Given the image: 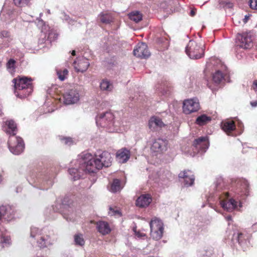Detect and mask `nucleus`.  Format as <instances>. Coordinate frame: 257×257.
Wrapping results in <instances>:
<instances>
[{"label": "nucleus", "mask_w": 257, "mask_h": 257, "mask_svg": "<svg viewBox=\"0 0 257 257\" xmlns=\"http://www.w3.org/2000/svg\"><path fill=\"white\" fill-rule=\"evenodd\" d=\"M33 80L30 77L19 76L12 80L14 93L22 99L29 96L33 91Z\"/></svg>", "instance_id": "f257e3e1"}, {"label": "nucleus", "mask_w": 257, "mask_h": 257, "mask_svg": "<svg viewBox=\"0 0 257 257\" xmlns=\"http://www.w3.org/2000/svg\"><path fill=\"white\" fill-rule=\"evenodd\" d=\"M31 236L36 240L40 248L47 247L54 243V239L50 236L49 231L37 227L31 228Z\"/></svg>", "instance_id": "f03ea898"}, {"label": "nucleus", "mask_w": 257, "mask_h": 257, "mask_svg": "<svg viewBox=\"0 0 257 257\" xmlns=\"http://www.w3.org/2000/svg\"><path fill=\"white\" fill-rule=\"evenodd\" d=\"M204 45L201 43L191 40L186 48V53L191 59H198L203 57Z\"/></svg>", "instance_id": "7ed1b4c3"}, {"label": "nucleus", "mask_w": 257, "mask_h": 257, "mask_svg": "<svg viewBox=\"0 0 257 257\" xmlns=\"http://www.w3.org/2000/svg\"><path fill=\"white\" fill-rule=\"evenodd\" d=\"M150 235L153 239L158 240L162 237L164 227L162 221L156 217L153 218L150 222Z\"/></svg>", "instance_id": "20e7f679"}, {"label": "nucleus", "mask_w": 257, "mask_h": 257, "mask_svg": "<svg viewBox=\"0 0 257 257\" xmlns=\"http://www.w3.org/2000/svg\"><path fill=\"white\" fill-rule=\"evenodd\" d=\"M10 151L14 154L19 155L24 150L25 144L23 139L17 136H10L8 140Z\"/></svg>", "instance_id": "39448f33"}, {"label": "nucleus", "mask_w": 257, "mask_h": 257, "mask_svg": "<svg viewBox=\"0 0 257 257\" xmlns=\"http://www.w3.org/2000/svg\"><path fill=\"white\" fill-rule=\"evenodd\" d=\"M101 169V164L99 160L97 159L96 157L90 159L87 161L83 160L80 164V169L88 173H95Z\"/></svg>", "instance_id": "423d86ee"}, {"label": "nucleus", "mask_w": 257, "mask_h": 257, "mask_svg": "<svg viewBox=\"0 0 257 257\" xmlns=\"http://www.w3.org/2000/svg\"><path fill=\"white\" fill-rule=\"evenodd\" d=\"M236 40L237 46L244 49H250L253 46L252 36L250 32L238 34Z\"/></svg>", "instance_id": "0eeeda50"}, {"label": "nucleus", "mask_w": 257, "mask_h": 257, "mask_svg": "<svg viewBox=\"0 0 257 257\" xmlns=\"http://www.w3.org/2000/svg\"><path fill=\"white\" fill-rule=\"evenodd\" d=\"M96 123H99L103 127H111L114 123V115L111 112L106 111L96 116Z\"/></svg>", "instance_id": "6e6552de"}, {"label": "nucleus", "mask_w": 257, "mask_h": 257, "mask_svg": "<svg viewBox=\"0 0 257 257\" xmlns=\"http://www.w3.org/2000/svg\"><path fill=\"white\" fill-rule=\"evenodd\" d=\"M199 108V103L196 99H190L184 101L183 110L186 114H190L197 111Z\"/></svg>", "instance_id": "1a4fd4ad"}, {"label": "nucleus", "mask_w": 257, "mask_h": 257, "mask_svg": "<svg viewBox=\"0 0 257 257\" xmlns=\"http://www.w3.org/2000/svg\"><path fill=\"white\" fill-rule=\"evenodd\" d=\"M63 101L66 104H70L77 102L79 99V95L76 89H72L68 90L63 95Z\"/></svg>", "instance_id": "9d476101"}, {"label": "nucleus", "mask_w": 257, "mask_h": 257, "mask_svg": "<svg viewBox=\"0 0 257 257\" xmlns=\"http://www.w3.org/2000/svg\"><path fill=\"white\" fill-rule=\"evenodd\" d=\"M134 55L141 58H147L150 56L148 46L145 43H139L134 49Z\"/></svg>", "instance_id": "9b49d317"}, {"label": "nucleus", "mask_w": 257, "mask_h": 257, "mask_svg": "<svg viewBox=\"0 0 257 257\" xmlns=\"http://www.w3.org/2000/svg\"><path fill=\"white\" fill-rule=\"evenodd\" d=\"M193 146L198 151L206 152L209 147V141L207 137H200L195 139Z\"/></svg>", "instance_id": "f8f14e48"}, {"label": "nucleus", "mask_w": 257, "mask_h": 257, "mask_svg": "<svg viewBox=\"0 0 257 257\" xmlns=\"http://www.w3.org/2000/svg\"><path fill=\"white\" fill-rule=\"evenodd\" d=\"M168 142L161 139L156 140L151 147L153 151L158 153H162L167 149Z\"/></svg>", "instance_id": "ddd939ff"}, {"label": "nucleus", "mask_w": 257, "mask_h": 257, "mask_svg": "<svg viewBox=\"0 0 257 257\" xmlns=\"http://www.w3.org/2000/svg\"><path fill=\"white\" fill-rule=\"evenodd\" d=\"M131 152L130 150L123 148L118 150L115 155L116 160L121 164L126 163L130 158Z\"/></svg>", "instance_id": "4468645a"}, {"label": "nucleus", "mask_w": 257, "mask_h": 257, "mask_svg": "<svg viewBox=\"0 0 257 257\" xmlns=\"http://www.w3.org/2000/svg\"><path fill=\"white\" fill-rule=\"evenodd\" d=\"M95 157L98 159L101 164L102 168L103 167H108L111 166L112 163V157L110 153L104 151L101 154L95 155Z\"/></svg>", "instance_id": "2eb2a0df"}, {"label": "nucleus", "mask_w": 257, "mask_h": 257, "mask_svg": "<svg viewBox=\"0 0 257 257\" xmlns=\"http://www.w3.org/2000/svg\"><path fill=\"white\" fill-rule=\"evenodd\" d=\"M73 66L75 70L78 72L85 71L89 66V63L87 59L84 58L77 59L73 63Z\"/></svg>", "instance_id": "dca6fc26"}, {"label": "nucleus", "mask_w": 257, "mask_h": 257, "mask_svg": "<svg viewBox=\"0 0 257 257\" xmlns=\"http://www.w3.org/2000/svg\"><path fill=\"white\" fill-rule=\"evenodd\" d=\"M179 178L184 179L185 184L187 185H192L194 183V177L190 170H184L179 174Z\"/></svg>", "instance_id": "f3484780"}, {"label": "nucleus", "mask_w": 257, "mask_h": 257, "mask_svg": "<svg viewBox=\"0 0 257 257\" xmlns=\"http://www.w3.org/2000/svg\"><path fill=\"white\" fill-rule=\"evenodd\" d=\"M221 127L222 130L227 135L232 133L236 128L234 121L231 119H226L222 121L221 123Z\"/></svg>", "instance_id": "a211bd4d"}, {"label": "nucleus", "mask_w": 257, "mask_h": 257, "mask_svg": "<svg viewBox=\"0 0 257 257\" xmlns=\"http://www.w3.org/2000/svg\"><path fill=\"white\" fill-rule=\"evenodd\" d=\"M152 197L149 194L141 195L136 200V205L140 207L148 206L152 201Z\"/></svg>", "instance_id": "6ab92c4d"}, {"label": "nucleus", "mask_w": 257, "mask_h": 257, "mask_svg": "<svg viewBox=\"0 0 257 257\" xmlns=\"http://www.w3.org/2000/svg\"><path fill=\"white\" fill-rule=\"evenodd\" d=\"M6 127H5V131L6 133L10 135V136H15L17 132V124L13 120H7L5 122Z\"/></svg>", "instance_id": "aec40b11"}, {"label": "nucleus", "mask_w": 257, "mask_h": 257, "mask_svg": "<svg viewBox=\"0 0 257 257\" xmlns=\"http://www.w3.org/2000/svg\"><path fill=\"white\" fill-rule=\"evenodd\" d=\"M96 227L98 231L102 235H106L111 231L110 228L107 222L100 221L97 222Z\"/></svg>", "instance_id": "412c9836"}, {"label": "nucleus", "mask_w": 257, "mask_h": 257, "mask_svg": "<svg viewBox=\"0 0 257 257\" xmlns=\"http://www.w3.org/2000/svg\"><path fill=\"white\" fill-rule=\"evenodd\" d=\"M237 193H241V195H246L248 193V184L246 181L239 180L237 181Z\"/></svg>", "instance_id": "4be33fe9"}, {"label": "nucleus", "mask_w": 257, "mask_h": 257, "mask_svg": "<svg viewBox=\"0 0 257 257\" xmlns=\"http://www.w3.org/2000/svg\"><path fill=\"white\" fill-rule=\"evenodd\" d=\"M122 188L121 186V182L119 179H114L111 183H110L109 191L113 193L120 191Z\"/></svg>", "instance_id": "5701e85b"}, {"label": "nucleus", "mask_w": 257, "mask_h": 257, "mask_svg": "<svg viewBox=\"0 0 257 257\" xmlns=\"http://www.w3.org/2000/svg\"><path fill=\"white\" fill-rule=\"evenodd\" d=\"M164 123L162 119L159 117H152L149 122V125L150 128H155L156 127H162L164 125Z\"/></svg>", "instance_id": "b1692460"}, {"label": "nucleus", "mask_w": 257, "mask_h": 257, "mask_svg": "<svg viewBox=\"0 0 257 257\" xmlns=\"http://www.w3.org/2000/svg\"><path fill=\"white\" fill-rule=\"evenodd\" d=\"M225 74L220 70L215 71L212 75V80L214 83L218 84H220L223 80L224 79Z\"/></svg>", "instance_id": "393cba45"}, {"label": "nucleus", "mask_w": 257, "mask_h": 257, "mask_svg": "<svg viewBox=\"0 0 257 257\" xmlns=\"http://www.w3.org/2000/svg\"><path fill=\"white\" fill-rule=\"evenodd\" d=\"M100 88L101 90L111 91L113 88V84L107 79H103L100 83Z\"/></svg>", "instance_id": "a878e982"}, {"label": "nucleus", "mask_w": 257, "mask_h": 257, "mask_svg": "<svg viewBox=\"0 0 257 257\" xmlns=\"http://www.w3.org/2000/svg\"><path fill=\"white\" fill-rule=\"evenodd\" d=\"M221 205L224 209L228 210L231 207L232 208H235L237 206V202L233 199H231L227 202L222 201Z\"/></svg>", "instance_id": "bb28decb"}, {"label": "nucleus", "mask_w": 257, "mask_h": 257, "mask_svg": "<svg viewBox=\"0 0 257 257\" xmlns=\"http://www.w3.org/2000/svg\"><path fill=\"white\" fill-rule=\"evenodd\" d=\"M211 120V117L205 114H202L197 118L196 123L199 125H203L210 121Z\"/></svg>", "instance_id": "cd10ccee"}, {"label": "nucleus", "mask_w": 257, "mask_h": 257, "mask_svg": "<svg viewBox=\"0 0 257 257\" xmlns=\"http://www.w3.org/2000/svg\"><path fill=\"white\" fill-rule=\"evenodd\" d=\"M100 22L104 24H109L112 21V17L110 14L101 13L99 15Z\"/></svg>", "instance_id": "c85d7f7f"}, {"label": "nucleus", "mask_w": 257, "mask_h": 257, "mask_svg": "<svg viewBox=\"0 0 257 257\" xmlns=\"http://www.w3.org/2000/svg\"><path fill=\"white\" fill-rule=\"evenodd\" d=\"M128 16L129 18L132 21H133L136 23L140 22L142 20L143 18L142 14L138 11H135L131 13Z\"/></svg>", "instance_id": "c756f323"}, {"label": "nucleus", "mask_w": 257, "mask_h": 257, "mask_svg": "<svg viewBox=\"0 0 257 257\" xmlns=\"http://www.w3.org/2000/svg\"><path fill=\"white\" fill-rule=\"evenodd\" d=\"M31 0H13L15 6L22 8L30 6Z\"/></svg>", "instance_id": "7c9ffc66"}, {"label": "nucleus", "mask_w": 257, "mask_h": 257, "mask_svg": "<svg viewBox=\"0 0 257 257\" xmlns=\"http://www.w3.org/2000/svg\"><path fill=\"white\" fill-rule=\"evenodd\" d=\"M80 170H81L80 169L78 170V169H75V168H71V169H69V170H68L69 173L71 176L72 179L73 181H75V180H77L80 179V178L81 177L80 171Z\"/></svg>", "instance_id": "2f4dec72"}, {"label": "nucleus", "mask_w": 257, "mask_h": 257, "mask_svg": "<svg viewBox=\"0 0 257 257\" xmlns=\"http://www.w3.org/2000/svg\"><path fill=\"white\" fill-rule=\"evenodd\" d=\"M74 239L76 245L83 246L85 244V241L82 234L78 233L75 234L74 236Z\"/></svg>", "instance_id": "473e14b6"}, {"label": "nucleus", "mask_w": 257, "mask_h": 257, "mask_svg": "<svg viewBox=\"0 0 257 257\" xmlns=\"http://www.w3.org/2000/svg\"><path fill=\"white\" fill-rule=\"evenodd\" d=\"M57 74L59 79L61 81H63L68 75V71L66 69H64L63 70L60 69L57 71Z\"/></svg>", "instance_id": "72a5a7b5"}, {"label": "nucleus", "mask_w": 257, "mask_h": 257, "mask_svg": "<svg viewBox=\"0 0 257 257\" xmlns=\"http://www.w3.org/2000/svg\"><path fill=\"white\" fill-rule=\"evenodd\" d=\"M108 214L110 216H121V212L119 211V210L117 209V208L116 207L114 208L110 207Z\"/></svg>", "instance_id": "f704fd0d"}, {"label": "nucleus", "mask_w": 257, "mask_h": 257, "mask_svg": "<svg viewBox=\"0 0 257 257\" xmlns=\"http://www.w3.org/2000/svg\"><path fill=\"white\" fill-rule=\"evenodd\" d=\"M62 143L67 146H71L73 144V140L70 137H62L61 139Z\"/></svg>", "instance_id": "c9c22d12"}, {"label": "nucleus", "mask_w": 257, "mask_h": 257, "mask_svg": "<svg viewBox=\"0 0 257 257\" xmlns=\"http://www.w3.org/2000/svg\"><path fill=\"white\" fill-rule=\"evenodd\" d=\"M16 62L13 59H11L7 63V67L9 69L14 70L15 69V64Z\"/></svg>", "instance_id": "e433bc0d"}, {"label": "nucleus", "mask_w": 257, "mask_h": 257, "mask_svg": "<svg viewBox=\"0 0 257 257\" xmlns=\"http://www.w3.org/2000/svg\"><path fill=\"white\" fill-rule=\"evenodd\" d=\"M225 8H232L233 7V4L230 2L222 1L220 3Z\"/></svg>", "instance_id": "4c0bfd02"}, {"label": "nucleus", "mask_w": 257, "mask_h": 257, "mask_svg": "<svg viewBox=\"0 0 257 257\" xmlns=\"http://www.w3.org/2000/svg\"><path fill=\"white\" fill-rule=\"evenodd\" d=\"M10 242V238L8 236H2L0 237V243L2 244H9Z\"/></svg>", "instance_id": "58836bf2"}, {"label": "nucleus", "mask_w": 257, "mask_h": 257, "mask_svg": "<svg viewBox=\"0 0 257 257\" xmlns=\"http://www.w3.org/2000/svg\"><path fill=\"white\" fill-rule=\"evenodd\" d=\"M249 6L251 9L257 10V0H250Z\"/></svg>", "instance_id": "ea45409f"}, {"label": "nucleus", "mask_w": 257, "mask_h": 257, "mask_svg": "<svg viewBox=\"0 0 257 257\" xmlns=\"http://www.w3.org/2000/svg\"><path fill=\"white\" fill-rule=\"evenodd\" d=\"M0 36L2 37L7 38V37H9L10 35V33L8 31H2L1 32Z\"/></svg>", "instance_id": "a19ab883"}, {"label": "nucleus", "mask_w": 257, "mask_h": 257, "mask_svg": "<svg viewBox=\"0 0 257 257\" xmlns=\"http://www.w3.org/2000/svg\"><path fill=\"white\" fill-rule=\"evenodd\" d=\"M251 88L254 91H257V80H255L253 81Z\"/></svg>", "instance_id": "79ce46f5"}, {"label": "nucleus", "mask_w": 257, "mask_h": 257, "mask_svg": "<svg viewBox=\"0 0 257 257\" xmlns=\"http://www.w3.org/2000/svg\"><path fill=\"white\" fill-rule=\"evenodd\" d=\"M165 176L167 177V179H166V180H165V184H168V182H169V177H170V176H171V174H170V173L169 172H167V173L165 174Z\"/></svg>", "instance_id": "37998d69"}, {"label": "nucleus", "mask_w": 257, "mask_h": 257, "mask_svg": "<svg viewBox=\"0 0 257 257\" xmlns=\"http://www.w3.org/2000/svg\"><path fill=\"white\" fill-rule=\"evenodd\" d=\"M197 10L196 9H192L190 11V16L193 17L195 15L196 13Z\"/></svg>", "instance_id": "c03bdc74"}, {"label": "nucleus", "mask_w": 257, "mask_h": 257, "mask_svg": "<svg viewBox=\"0 0 257 257\" xmlns=\"http://www.w3.org/2000/svg\"><path fill=\"white\" fill-rule=\"evenodd\" d=\"M250 104L252 107H254L257 106V100L253 101H251L250 102Z\"/></svg>", "instance_id": "a18cd8bd"}, {"label": "nucleus", "mask_w": 257, "mask_h": 257, "mask_svg": "<svg viewBox=\"0 0 257 257\" xmlns=\"http://www.w3.org/2000/svg\"><path fill=\"white\" fill-rule=\"evenodd\" d=\"M243 234L242 233H239L238 234V242L239 243H241V236H242Z\"/></svg>", "instance_id": "49530a36"}, {"label": "nucleus", "mask_w": 257, "mask_h": 257, "mask_svg": "<svg viewBox=\"0 0 257 257\" xmlns=\"http://www.w3.org/2000/svg\"><path fill=\"white\" fill-rule=\"evenodd\" d=\"M248 19H249V16H245L244 18L243 19V22H244V23H247Z\"/></svg>", "instance_id": "de8ad7c7"}, {"label": "nucleus", "mask_w": 257, "mask_h": 257, "mask_svg": "<svg viewBox=\"0 0 257 257\" xmlns=\"http://www.w3.org/2000/svg\"><path fill=\"white\" fill-rule=\"evenodd\" d=\"M226 219L227 221H230L232 220V217L230 215H228L226 217Z\"/></svg>", "instance_id": "09e8293b"}, {"label": "nucleus", "mask_w": 257, "mask_h": 257, "mask_svg": "<svg viewBox=\"0 0 257 257\" xmlns=\"http://www.w3.org/2000/svg\"><path fill=\"white\" fill-rule=\"evenodd\" d=\"M137 235L138 236H145V234L144 233H141V234H140L139 233H138L137 234Z\"/></svg>", "instance_id": "8fccbe9b"}, {"label": "nucleus", "mask_w": 257, "mask_h": 257, "mask_svg": "<svg viewBox=\"0 0 257 257\" xmlns=\"http://www.w3.org/2000/svg\"><path fill=\"white\" fill-rule=\"evenodd\" d=\"M3 114V112L2 111V106L0 105V115H2Z\"/></svg>", "instance_id": "3c124183"}, {"label": "nucleus", "mask_w": 257, "mask_h": 257, "mask_svg": "<svg viewBox=\"0 0 257 257\" xmlns=\"http://www.w3.org/2000/svg\"><path fill=\"white\" fill-rule=\"evenodd\" d=\"M71 54L73 56H75L76 55V52L75 50H73L71 52Z\"/></svg>", "instance_id": "603ef678"}, {"label": "nucleus", "mask_w": 257, "mask_h": 257, "mask_svg": "<svg viewBox=\"0 0 257 257\" xmlns=\"http://www.w3.org/2000/svg\"><path fill=\"white\" fill-rule=\"evenodd\" d=\"M3 171L2 169V168H0V176H3Z\"/></svg>", "instance_id": "864d4df0"}, {"label": "nucleus", "mask_w": 257, "mask_h": 257, "mask_svg": "<svg viewBox=\"0 0 257 257\" xmlns=\"http://www.w3.org/2000/svg\"><path fill=\"white\" fill-rule=\"evenodd\" d=\"M3 176H0V183L3 181Z\"/></svg>", "instance_id": "5fc2aeb1"}]
</instances>
